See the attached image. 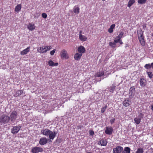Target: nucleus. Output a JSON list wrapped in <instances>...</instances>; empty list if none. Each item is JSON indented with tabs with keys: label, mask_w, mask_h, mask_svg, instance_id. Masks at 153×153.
Wrapping results in <instances>:
<instances>
[{
	"label": "nucleus",
	"mask_w": 153,
	"mask_h": 153,
	"mask_svg": "<svg viewBox=\"0 0 153 153\" xmlns=\"http://www.w3.org/2000/svg\"><path fill=\"white\" fill-rule=\"evenodd\" d=\"M41 133L45 136H49L50 139L51 140H53L57 134L55 131L53 132L47 128L42 129L41 131Z\"/></svg>",
	"instance_id": "f257e3e1"
},
{
	"label": "nucleus",
	"mask_w": 153,
	"mask_h": 153,
	"mask_svg": "<svg viewBox=\"0 0 153 153\" xmlns=\"http://www.w3.org/2000/svg\"><path fill=\"white\" fill-rule=\"evenodd\" d=\"M10 119L9 116L7 114H3L0 115V123L6 124L8 123Z\"/></svg>",
	"instance_id": "f03ea898"
},
{
	"label": "nucleus",
	"mask_w": 153,
	"mask_h": 153,
	"mask_svg": "<svg viewBox=\"0 0 153 153\" xmlns=\"http://www.w3.org/2000/svg\"><path fill=\"white\" fill-rule=\"evenodd\" d=\"M60 54L61 57L62 59H67L69 58L67 51L65 49H63L61 51Z\"/></svg>",
	"instance_id": "7ed1b4c3"
},
{
	"label": "nucleus",
	"mask_w": 153,
	"mask_h": 153,
	"mask_svg": "<svg viewBox=\"0 0 153 153\" xmlns=\"http://www.w3.org/2000/svg\"><path fill=\"white\" fill-rule=\"evenodd\" d=\"M21 128V126L20 125L13 126L11 129V133L13 134H16L19 132Z\"/></svg>",
	"instance_id": "20e7f679"
},
{
	"label": "nucleus",
	"mask_w": 153,
	"mask_h": 153,
	"mask_svg": "<svg viewBox=\"0 0 153 153\" xmlns=\"http://www.w3.org/2000/svg\"><path fill=\"white\" fill-rule=\"evenodd\" d=\"M17 113L16 111L12 112L10 115V119L11 121L13 123H14L17 117Z\"/></svg>",
	"instance_id": "39448f33"
},
{
	"label": "nucleus",
	"mask_w": 153,
	"mask_h": 153,
	"mask_svg": "<svg viewBox=\"0 0 153 153\" xmlns=\"http://www.w3.org/2000/svg\"><path fill=\"white\" fill-rule=\"evenodd\" d=\"M43 151L44 150L42 148L35 147L32 149L31 152L33 153H38L40 152H43Z\"/></svg>",
	"instance_id": "423d86ee"
},
{
	"label": "nucleus",
	"mask_w": 153,
	"mask_h": 153,
	"mask_svg": "<svg viewBox=\"0 0 153 153\" xmlns=\"http://www.w3.org/2000/svg\"><path fill=\"white\" fill-rule=\"evenodd\" d=\"M123 149V148L121 146H117L114 148L113 150V153H120Z\"/></svg>",
	"instance_id": "0eeeda50"
},
{
	"label": "nucleus",
	"mask_w": 153,
	"mask_h": 153,
	"mask_svg": "<svg viewBox=\"0 0 153 153\" xmlns=\"http://www.w3.org/2000/svg\"><path fill=\"white\" fill-rule=\"evenodd\" d=\"M135 88L132 86L130 88L129 90V96L131 98H132L134 95Z\"/></svg>",
	"instance_id": "6e6552de"
},
{
	"label": "nucleus",
	"mask_w": 153,
	"mask_h": 153,
	"mask_svg": "<svg viewBox=\"0 0 153 153\" xmlns=\"http://www.w3.org/2000/svg\"><path fill=\"white\" fill-rule=\"evenodd\" d=\"M131 103V100L128 98H125L123 102V105L126 107L129 106Z\"/></svg>",
	"instance_id": "1a4fd4ad"
},
{
	"label": "nucleus",
	"mask_w": 153,
	"mask_h": 153,
	"mask_svg": "<svg viewBox=\"0 0 153 153\" xmlns=\"http://www.w3.org/2000/svg\"><path fill=\"white\" fill-rule=\"evenodd\" d=\"M113 129L111 127H107L105 130V133L108 135L111 134L112 133Z\"/></svg>",
	"instance_id": "9d476101"
},
{
	"label": "nucleus",
	"mask_w": 153,
	"mask_h": 153,
	"mask_svg": "<svg viewBox=\"0 0 153 153\" xmlns=\"http://www.w3.org/2000/svg\"><path fill=\"white\" fill-rule=\"evenodd\" d=\"M36 27L35 24L33 23H29L27 25V28L30 31L34 30L35 29Z\"/></svg>",
	"instance_id": "9b49d317"
},
{
	"label": "nucleus",
	"mask_w": 153,
	"mask_h": 153,
	"mask_svg": "<svg viewBox=\"0 0 153 153\" xmlns=\"http://www.w3.org/2000/svg\"><path fill=\"white\" fill-rule=\"evenodd\" d=\"M48 142V140L45 137H42L39 141V143L41 145L46 144Z\"/></svg>",
	"instance_id": "f8f14e48"
},
{
	"label": "nucleus",
	"mask_w": 153,
	"mask_h": 153,
	"mask_svg": "<svg viewBox=\"0 0 153 153\" xmlns=\"http://www.w3.org/2000/svg\"><path fill=\"white\" fill-rule=\"evenodd\" d=\"M47 47L45 46L41 47L37 49V51L42 53H44L47 52Z\"/></svg>",
	"instance_id": "ddd939ff"
},
{
	"label": "nucleus",
	"mask_w": 153,
	"mask_h": 153,
	"mask_svg": "<svg viewBox=\"0 0 153 153\" xmlns=\"http://www.w3.org/2000/svg\"><path fill=\"white\" fill-rule=\"evenodd\" d=\"M140 84L141 87H144L146 84V80L143 78H141L140 80Z\"/></svg>",
	"instance_id": "4468645a"
},
{
	"label": "nucleus",
	"mask_w": 153,
	"mask_h": 153,
	"mask_svg": "<svg viewBox=\"0 0 153 153\" xmlns=\"http://www.w3.org/2000/svg\"><path fill=\"white\" fill-rule=\"evenodd\" d=\"M137 33L138 39L144 37L143 32L141 29L138 30Z\"/></svg>",
	"instance_id": "2eb2a0df"
},
{
	"label": "nucleus",
	"mask_w": 153,
	"mask_h": 153,
	"mask_svg": "<svg viewBox=\"0 0 153 153\" xmlns=\"http://www.w3.org/2000/svg\"><path fill=\"white\" fill-rule=\"evenodd\" d=\"M85 51V48L82 46L79 47L78 48V51L80 54L84 53Z\"/></svg>",
	"instance_id": "dca6fc26"
},
{
	"label": "nucleus",
	"mask_w": 153,
	"mask_h": 153,
	"mask_svg": "<svg viewBox=\"0 0 153 153\" xmlns=\"http://www.w3.org/2000/svg\"><path fill=\"white\" fill-rule=\"evenodd\" d=\"M30 47H28L26 49H24L23 51H21L20 52V54L21 55H24L27 54V53L29 51Z\"/></svg>",
	"instance_id": "f3484780"
},
{
	"label": "nucleus",
	"mask_w": 153,
	"mask_h": 153,
	"mask_svg": "<svg viewBox=\"0 0 153 153\" xmlns=\"http://www.w3.org/2000/svg\"><path fill=\"white\" fill-rule=\"evenodd\" d=\"M116 86L114 85H112L110 87L108 88L107 91L110 92L111 93H113L114 91H115Z\"/></svg>",
	"instance_id": "a211bd4d"
},
{
	"label": "nucleus",
	"mask_w": 153,
	"mask_h": 153,
	"mask_svg": "<svg viewBox=\"0 0 153 153\" xmlns=\"http://www.w3.org/2000/svg\"><path fill=\"white\" fill-rule=\"evenodd\" d=\"M82 56V54L76 53L75 54L74 56V59L76 60H79L80 59Z\"/></svg>",
	"instance_id": "6ab92c4d"
},
{
	"label": "nucleus",
	"mask_w": 153,
	"mask_h": 153,
	"mask_svg": "<svg viewBox=\"0 0 153 153\" xmlns=\"http://www.w3.org/2000/svg\"><path fill=\"white\" fill-rule=\"evenodd\" d=\"M131 149L128 147H126L124 148V150L122 152V153H130Z\"/></svg>",
	"instance_id": "aec40b11"
},
{
	"label": "nucleus",
	"mask_w": 153,
	"mask_h": 153,
	"mask_svg": "<svg viewBox=\"0 0 153 153\" xmlns=\"http://www.w3.org/2000/svg\"><path fill=\"white\" fill-rule=\"evenodd\" d=\"M48 64L49 66H57L58 65V63H54L52 60H50L48 61Z\"/></svg>",
	"instance_id": "412c9836"
},
{
	"label": "nucleus",
	"mask_w": 153,
	"mask_h": 153,
	"mask_svg": "<svg viewBox=\"0 0 153 153\" xmlns=\"http://www.w3.org/2000/svg\"><path fill=\"white\" fill-rule=\"evenodd\" d=\"M99 144L102 146H106L107 144V142L105 140L103 139L100 140L99 142Z\"/></svg>",
	"instance_id": "4be33fe9"
},
{
	"label": "nucleus",
	"mask_w": 153,
	"mask_h": 153,
	"mask_svg": "<svg viewBox=\"0 0 153 153\" xmlns=\"http://www.w3.org/2000/svg\"><path fill=\"white\" fill-rule=\"evenodd\" d=\"M138 39L141 45L143 46H144L145 45L146 43L145 41L144 37L140 38Z\"/></svg>",
	"instance_id": "5701e85b"
},
{
	"label": "nucleus",
	"mask_w": 153,
	"mask_h": 153,
	"mask_svg": "<svg viewBox=\"0 0 153 153\" xmlns=\"http://www.w3.org/2000/svg\"><path fill=\"white\" fill-rule=\"evenodd\" d=\"M22 6L21 4H18L17 5L15 8V12L18 13L21 10Z\"/></svg>",
	"instance_id": "b1692460"
},
{
	"label": "nucleus",
	"mask_w": 153,
	"mask_h": 153,
	"mask_svg": "<svg viewBox=\"0 0 153 153\" xmlns=\"http://www.w3.org/2000/svg\"><path fill=\"white\" fill-rule=\"evenodd\" d=\"M79 39L82 41L84 42L86 40L87 38L85 36L82 35L81 34L79 35Z\"/></svg>",
	"instance_id": "393cba45"
},
{
	"label": "nucleus",
	"mask_w": 153,
	"mask_h": 153,
	"mask_svg": "<svg viewBox=\"0 0 153 153\" xmlns=\"http://www.w3.org/2000/svg\"><path fill=\"white\" fill-rule=\"evenodd\" d=\"M73 11L75 13L78 14L79 12V8L78 7L75 6L73 8Z\"/></svg>",
	"instance_id": "a878e982"
},
{
	"label": "nucleus",
	"mask_w": 153,
	"mask_h": 153,
	"mask_svg": "<svg viewBox=\"0 0 153 153\" xmlns=\"http://www.w3.org/2000/svg\"><path fill=\"white\" fill-rule=\"evenodd\" d=\"M23 93L22 90H18L16 91V93L14 95L15 97H17L19 96Z\"/></svg>",
	"instance_id": "bb28decb"
},
{
	"label": "nucleus",
	"mask_w": 153,
	"mask_h": 153,
	"mask_svg": "<svg viewBox=\"0 0 153 153\" xmlns=\"http://www.w3.org/2000/svg\"><path fill=\"white\" fill-rule=\"evenodd\" d=\"M135 123L137 124L138 125L140 124V122L141 119L139 117L135 118L134 119Z\"/></svg>",
	"instance_id": "cd10ccee"
},
{
	"label": "nucleus",
	"mask_w": 153,
	"mask_h": 153,
	"mask_svg": "<svg viewBox=\"0 0 153 153\" xmlns=\"http://www.w3.org/2000/svg\"><path fill=\"white\" fill-rule=\"evenodd\" d=\"M115 27V25L114 24L112 25L111 27L110 28H109L108 30V31L109 33H111L113 31V29Z\"/></svg>",
	"instance_id": "c85d7f7f"
},
{
	"label": "nucleus",
	"mask_w": 153,
	"mask_h": 153,
	"mask_svg": "<svg viewBox=\"0 0 153 153\" xmlns=\"http://www.w3.org/2000/svg\"><path fill=\"white\" fill-rule=\"evenodd\" d=\"M135 2V0H130L128 2V4L127 6L130 7Z\"/></svg>",
	"instance_id": "c756f323"
},
{
	"label": "nucleus",
	"mask_w": 153,
	"mask_h": 153,
	"mask_svg": "<svg viewBox=\"0 0 153 153\" xmlns=\"http://www.w3.org/2000/svg\"><path fill=\"white\" fill-rule=\"evenodd\" d=\"M104 74V73L103 71H100L97 73L95 75V76L96 77H100L103 75Z\"/></svg>",
	"instance_id": "7c9ffc66"
},
{
	"label": "nucleus",
	"mask_w": 153,
	"mask_h": 153,
	"mask_svg": "<svg viewBox=\"0 0 153 153\" xmlns=\"http://www.w3.org/2000/svg\"><path fill=\"white\" fill-rule=\"evenodd\" d=\"M147 0H138V3L140 4H145Z\"/></svg>",
	"instance_id": "2f4dec72"
},
{
	"label": "nucleus",
	"mask_w": 153,
	"mask_h": 153,
	"mask_svg": "<svg viewBox=\"0 0 153 153\" xmlns=\"http://www.w3.org/2000/svg\"><path fill=\"white\" fill-rule=\"evenodd\" d=\"M143 149L142 148L138 149L135 153H143Z\"/></svg>",
	"instance_id": "473e14b6"
},
{
	"label": "nucleus",
	"mask_w": 153,
	"mask_h": 153,
	"mask_svg": "<svg viewBox=\"0 0 153 153\" xmlns=\"http://www.w3.org/2000/svg\"><path fill=\"white\" fill-rule=\"evenodd\" d=\"M149 78L150 79L152 78L153 76V74L152 72L150 71L147 72Z\"/></svg>",
	"instance_id": "72a5a7b5"
},
{
	"label": "nucleus",
	"mask_w": 153,
	"mask_h": 153,
	"mask_svg": "<svg viewBox=\"0 0 153 153\" xmlns=\"http://www.w3.org/2000/svg\"><path fill=\"white\" fill-rule=\"evenodd\" d=\"M144 68L146 69H149L150 68H151V64H147L145 65L144 66Z\"/></svg>",
	"instance_id": "f704fd0d"
},
{
	"label": "nucleus",
	"mask_w": 153,
	"mask_h": 153,
	"mask_svg": "<svg viewBox=\"0 0 153 153\" xmlns=\"http://www.w3.org/2000/svg\"><path fill=\"white\" fill-rule=\"evenodd\" d=\"M116 43L114 42H109V45L112 47L114 48L115 47Z\"/></svg>",
	"instance_id": "c9c22d12"
},
{
	"label": "nucleus",
	"mask_w": 153,
	"mask_h": 153,
	"mask_svg": "<svg viewBox=\"0 0 153 153\" xmlns=\"http://www.w3.org/2000/svg\"><path fill=\"white\" fill-rule=\"evenodd\" d=\"M107 106L106 105L104 107L102 108L101 109V112L102 113H104L105 112V110L107 108Z\"/></svg>",
	"instance_id": "e433bc0d"
},
{
	"label": "nucleus",
	"mask_w": 153,
	"mask_h": 153,
	"mask_svg": "<svg viewBox=\"0 0 153 153\" xmlns=\"http://www.w3.org/2000/svg\"><path fill=\"white\" fill-rule=\"evenodd\" d=\"M123 33L121 32L120 33L118 36H117L118 38H119L120 39L122 37V36H123Z\"/></svg>",
	"instance_id": "4c0bfd02"
},
{
	"label": "nucleus",
	"mask_w": 153,
	"mask_h": 153,
	"mask_svg": "<svg viewBox=\"0 0 153 153\" xmlns=\"http://www.w3.org/2000/svg\"><path fill=\"white\" fill-rule=\"evenodd\" d=\"M120 38H118V36H117L115 39L114 40V42L116 43H118V42H119V41L120 40Z\"/></svg>",
	"instance_id": "58836bf2"
},
{
	"label": "nucleus",
	"mask_w": 153,
	"mask_h": 153,
	"mask_svg": "<svg viewBox=\"0 0 153 153\" xmlns=\"http://www.w3.org/2000/svg\"><path fill=\"white\" fill-rule=\"evenodd\" d=\"M42 16L43 18L45 19L46 18L47 16L46 14L45 13H42Z\"/></svg>",
	"instance_id": "ea45409f"
},
{
	"label": "nucleus",
	"mask_w": 153,
	"mask_h": 153,
	"mask_svg": "<svg viewBox=\"0 0 153 153\" xmlns=\"http://www.w3.org/2000/svg\"><path fill=\"white\" fill-rule=\"evenodd\" d=\"M55 51H56L55 49H54L53 50L51 51L50 52V53L51 55L52 56L53 55L55 52Z\"/></svg>",
	"instance_id": "a19ab883"
},
{
	"label": "nucleus",
	"mask_w": 153,
	"mask_h": 153,
	"mask_svg": "<svg viewBox=\"0 0 153 153\" xmlns=\"http://www.w3.org/2000/svg\"><path fill=\"white\" fill-rule=\"evenodd\" d=\"M115 119L114 118L110 120V122L111 124L114 122Z\"/></svg>",
	"instance_id": "79ce46f5"
},
{
	"label": "nucleus",
	"mask_w": 153,
	"mask_h": 153,
	"mask_svg": "<svg viewBox=\"0 0 153 153\" xmlns=\"http://www.w3.org/2000/svg\"><path fill=\"white\" fill-rule=\"evenodd\" d=\"M89 134L91 135L92 136L94 134V132L93 131H89Z\"/></svg>",
	"instance_id": "37998d69"
},
{
	"label": "nucleus",
	"mask_w": 153,
	"mask_h": 153,
	"mask_svg": "<svg viewBox=\"0 0 153 153\" xmlns=\"http://www.w3.org/2000/svg\"><path fill=\"white\" fill-rule=\"evenodd\" d=\"M47 47L46 50L47 51L51 49L52 48V47L51 46H46Z\"/></svg>",
	"instance_id": "c03bdc74"
},
{
	"label": "nucleus",
	"mask_w": 153,
	"mask_h": 153,
	"mask_svg": "<svg viewBox=\"0 0 153 153\" xmlns=\"http://www.w3.org/2000/svg\"><path fill=\"white\" fill-rule=\"evenodd\" d=\"M82 127V126H79L77 127V128L78 129H81Z\"/></svg>",
	"instance_id": "a18cd8bd"
},
{
	"label": "nucleus",
	"mask_w": 153,
	"mask_h": 153,
	"mask_svg": "<svg viewBox=\"0 0 153 153\" xmlns=\"http://www.w3.org/2000/svg\"><path fill=\"white\" fill-rule=\"evenodd\" d=\"M150 108V109L153 111V104L151 105Z\"/></svg>",
	"instance_id": "49530a36"
},
{
	"label": "nucleus",
	"mask_w": 153,
	"mask_h": 153,
	"mask_svg": "<svg viewBox=\"0 0 153 153\" xmlns=\"http://www.w3.org/2000/svg\"><path fill=\"white\" fill-rule=\"evenodd\" d=\"M118 42L120 44H122L123 43V42L120 40Z\"/></svg>",
	"instance_id": "de8ad7c7"
},
{
	"label": "nucleus",
	"mask_w": 153,
	"mask_h": 153,
	"mask_svg": "<svg viewBox=\"0 0 153 153\" xmlns=\"http://www.w3.org/2000/svg\"><path fill=\"white\" fill-rule=\"evenodd\" d=\"M128 47V45L127 44H126L125 45V48H127Z\"/></svg>",
	"instance_id": "09e8293b"
},
{
	"label": "nucleus",
	"mask_w": 153,
	"mask_h": 153,
	"mask_svg": "<svg viewBox=\"0 0 153 153\" xmlns=\"http://www.w3.org/2000/svg\"><path fill=\"white\" fill-rule=\"evenodd\" d=\"M151 67L153 68V62L151 64Z\"/></svg>",
	"instance_id": "8fccbe9b"
},
{
	"label": "nucleus",
	"mask_w": 153,
	"mask_h": 153,
	"mask_svg": "<svg viewBox=\"0 0 153 153\" xmlns=\"http://www.w3.org/2000/svg\"><path fill=\"white\" fill-rule=\"evenodd\" d=\"M81 33H82V32L81 31H80V32H79V35L80 34H81Z\"/></svg>",
	"instance_id": "3c124183"
},
{
	"label": "nucleus",
	"mask_w": 153,
	"mask_h": 153,
	"mask_svg": "<svg viewBox=\"0 0 153 153\" xmlns=\"http://www.w3.org/2000/svg\"><path fill=\"white\" fill-rule=\"evenodd\" d=\"M152 36H153V33H152Z\"/></svg>",
	"instance_id": "603ef678"
}]
</instances>
